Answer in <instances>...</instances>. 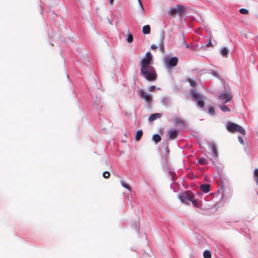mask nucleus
I'll return each mask as SVG.
<instances>
[{"label":"nucleus","mask_w":258,"mask_h":258,"mask_svg":"<svg viewBox=\"0 0 258 258\" xmlns=\"http://www.w3.org/2000/svg\"><path fill=\"white\" fill-rule=\"evenodd\" d=\"M153 56L150 52H147L141 61V73L142 75L149 81H155L157 74L154 68L151 66Z\"/></svg>","instance_id":"f257e3e1"},{"label":"nucleus","mask_w":258,"mask_h":258,"mask_svg":"<svg viewBox=\"0 0 258 258\" xmlns=\"http://www.w3.org/2000/svg\"><path fill=\"white\" fill-rule=\"evenodd\" d=\"M190 94L192 100L197 102V104L200 107L203 108L204 107L205 103L203 96L200 93L195 89H192L190 91Z\"/></svg>","instance_id":"f03ea898"},{"label":"nucleus","mask_w":258,"mask_h":258,"mask_svg":"<svg viewBox=\"0 0 258 258\" xmlns=\"http://www.w3.org/2000/svg\"><path fill=\"white\" fill-rule=\"evenodd\" d=\"M195 197V195L190 190L185 191L178 195V198L184 204L189 205V202Z\"/></svg>","instance_id":"7ed1b4c3"},{"label":"nucleus","mask_w":258,"mask_h":258,"mask_svg":"<svg viewBox=\"0 0 258 258\" xmlns=\"http://www.w3.org/2000/svg\"><path fill=\"white\" fill-rule=\"evenodd\" d=\"M227 129L231 133L238 132L242 135L245 134V130L241 126L234 123L229 122L227 124Z\"/></svg>","instance_id":"20e7f679"},{"label":"nucleus","mask_w":258,"mask_h":258,"mask_svg":"<svg viewBox=\"0 0 258 258\" xmlns=\"http://www.w3.org/2000/svg\"><path fill=\"white\" fill-rule=\"evenodd\" d=\"M233 97L232 93L230 91H226L221 93L218 98L221 100L223 103H226L227 102L230 101Z\"/></svg>","instance_id":"39448f33"},{"label":"nucleus","mask_w":258,"mask_h":258,"mask_svg":"<svg viewBox=\"0 0 258 258\" xmlns=\"http://www.w3.org/2000/svg\"><path fill=\"white\" fill-rule=\"evenodd\" d=\"M140 96L145 99V100L148 103H150L152 101V96L151 95L146 93L144 90H139L138 91Z\"/></svg>","instance_id":"423d86ee"},{"label":"nucleus","mask_w":258,"mask_h":258,"mask_svg":"<svg viewBox=\"0 0 258 258\" xmlns=\"http://www.w3.org/2000/svg\"><path fill=\"white\" fill-rule=\"evenodd\" d=\"M179 131L175 129H170L168 132L167 135L170 140H174L178 136Z\"/></svg>","instance_id":"0eeeda50"},{"label":"nucleus","mask_w":258,"mask_h":258,"mask_svg":"<svg viewBox=\"0 0 258 258\" xmlns=\"http://www.w3.org/2000/svg\"><path fill=\"white\" fill-rule=\"evenodd\" d=\"M178 59L176 57L168 58L166 60V65L168 67H175L177 65Z\"/></svg>","instance_id":"6e6552de"},{"label":"nucleus","mask_w":258,"mask_h":258,"mask_svg":"<svg viewBox=\"0 0 258 258\" xmlns=\"http://www.w3.org/2000/svg\"><path fill=\"white\" fill-rule=\"evenodd\" d=\"M176 14L179 15L180 17L182 16L185 13V8L181 5H177L176 6Z\"/></svg>","instance_id":"1a4fd4ad"},{"label":"nucleus","mask_w":258,"mask_h":258,"mask_svg":"<svg viewBox=\"0 0 258 258\" xmlns=\"http://www.w3.org/2000/svg\"><path fill=\"white\" fill-rule=\"evenodd\" d=\"M162 116V114L159 113H156L151 114L149 117V121H152L156 120L157 118H159Z\"/></svg>","instance_id":"9d476101"},{"label":"nucleus","mask_w":258,"mask_h":258,"mask_svg":"<svg viewBox=\"0 0 258 258\" xmlns=\"http://www.w3.org/2000/svg\"><path fill=\"white\" fill-rule=\"evenodd\" d=\"M229 52V50L228 49V48H227L226 47H223L220 51V54L224 57H227Z\"/></svg>","instance_id":"9b49d317"},{"label":"nucleus","mask_w":258,"mask_h":258,"mask_svg":"<svg viewBox=\"0 0 258 258\" xmlns=\"http://www.w3.org/2000/svg\"><path fill=\"white\" fill-rule=\"evenodd\" d=\"M190 202L192 203L193 206L195 207L200 208L202 206V204H201V201H199L195 199V198H193V200H191Z\"/></svg>","instance_id":"f8f14e48"},{"label":"nucleus","mask_w":258,"mask_h":258,"mask_svg":"<svg viewBox=\"0 0 258 258\" xmlns=\"http://www.w3.org/2000/svg\"><path fill=\"white\" fill-rule=\"evenodd\" d=\"M201 189L205 193H207L210 191V185L209 184H202Z\"/></svg>","instance_id":"ddd939ff"},{"label":"nucleus","mask_w":258,"mask_h":258,"mask_svg":"<svg viewBox=\"0 0 258 258\" xmlns=\"http://www.w3.org/2000/svg\"><path fill=\"white\" fill-rule=\"evenodd\" d=\"M143 33L145 34H148L150 33V27L149 25H145L143 27Z\"/></svg>","instance_id":"4468645a"},{"label":"nucleus","mask_w":258,"mask_h":258,"mask_svg":"<svg viewBox=\"0 0 258 258\" xmlns=\"http://www.w3.org/2000/svg\"><path fill=\"white\" fill-rule=\"evenodd\" d=\"M186 81L188 82L190 85L194 88L196 87L197 85V83L196 82V81L191 79H186Z\"/></svg>","instance_id":"2eb2a0df"},{"label":"nucleus","mask_w":258,"mask_h":258,"mask_svg":"<svg viewBox=\"0 0 258 258\" xmlns=\"http://www.w3.org/2000/svg\"><path fill=\"white\" fill-rule=\"evenodd\" d=\"M143 135V132L142 130H139L136 133V140L137 141H139Z\"/></svg>","instance_id":"dca6fc26"},{"label":"nucleus","mask_w":258,"mask_h":258,"mask_svg":"<svg viewBox=\"0 0 258 258\" xmlns=\"http://www.w3.org/2000/svg\"><path fill=\"white\" fill-rule=\"evenodd\" d=\"M153 141L156 143H157L159 142L161 140V138L158 134H155L153 136Z\"/></svg>","instance_id":"f3484780"},{"label":"nucleus","mask_w":258,"mask_h":258,"mask_svg":"<svg viewBox=\"0 0 258 258\" xmlns=\"http://www.w3.org/2000/svg\"><path fill=\"white\" fill-rule=\"evenodd\" d=\"M176 8H174L170 9L168 11V14L171 16H174L176 14Z\"/></svg>","instance_id":"a211bd4d"},{"label":"nucleus","mask_w":258,"mask_h":258,"mask_svg":"<svg viewBox=\"0 0 258 258\" xmlns=\"http://www.w3.org/2000/svg\"><path fill=\"white\" fill-rule=\"evenodd\" d=\"M212 150L213 152V156L214 157H217L218 156V151L215 146H213L212 147Z\"/></svg>","instance_id":"6ab92c4d"},{"label":"nucleus","mask_w":258,"mask_h":258,"mask_svg":"<svg viewBox=\"0 0 258 258\" xmlns=\"http://www.w3.org/2000/svg\"><path fill=\"white\" fill-rule=\"evenodd\" d=\"M204 258H211V252L209 250H205L204 252Z\"/></svg>","instance_id":"aec40b11"},{"label":"nucleus","mask_w":258,"mask_h":258,"mask_svg":"<svg viewBox=\"0 0 258 258\" xmlns=\"http://www.w3.org/2000/svg\"><path fill=\"white\" fill-rule=\"evenodd\" d=\"M199 163L201 164V165H206L207 164V162L205 158H200L199 159V161H198Z\"/></svg>","instance_id":"412c9836"},{"label":"nucleus","mask_w":258,"mask_h":258,"mask_svg":"<svg viewBox=\"0 0 258 258\" xmlns=\"http://www.w3.org/2000/svg\"><path fill=\"white\" fill-rule=\"evenodd\" d=\"M220 108L221 110L223 112H228L230 111V109L226 105H221Z\"/></svg>","instance_id":"4be33fe9"},{"label":"nucleus","mask_w":258,"mask_h":258,"mask_svg":"<svg viewBox=\"0 0 258 258\" xmlns=\"http://www.w3.org/2000/svg\"><path fill=\"white\" fill-rule=\"evenodd\" d=\"M254 176L255 178V181L258 185V169H255L254 171Z\"/></svg>","instance_id":"5701e85b"},{"label":"nucleus","mask_w":258,"mask_h":258,"mask_svg":"<svg viewBox=\"0 0 258 258\" xmlns=\"http://www.w3.org/2000/svg\"><path fill=\"white\" fill-rule=\"evenodd\" d=\"M120 183H121V185L124 187V188H126V189H127L128 190H129L130 191H131V187L129 185L126 184L125 183H124L123 181H120Z\"/></svg>","instance_id":"b1692460"},{"label":"nucleus","mask_w":258,"mask_h":258,"mask_svg":"<svg viewBox=\"0 0 258 258\" xmlns=\"http://www.w3.org/2000/svg\"><path fill=\"white\" fill-rule=\"evenodd\" d=\"M133 35L130 33L127 35V42L128 43H132L133 41Z\"/></svg>","instance_id":"393cba45"},{"label":"nucleus","mask_w":258,"mask_h":258,"mask_svg":"<svg viewBox=\"0 0 258 258\" xmlns=\"http://www.w3.org/2000/svg\"><path fill=\"white\" fill-rule=\"evenodd\" d=\"M239 12L240 14H243V15H247L248 14V10L245 9H243V8L240 9L239 10Z\"/></svg>","instance_id":"a878e982"},{"label":"nucleus","mask_w":258,"mask_h":258,"mask_svg":"<svg viewBox=\"0 0 258 258\" xmlns=\"http://www.w3.org/2000/svg\"><path fill=\"white\" fill-rule=\"evenodd\" d=\"M208 112L212 115H214L215 114L214 108L213 107H209Z\"/></svg>","instance_id":"bb28decb"},{"label":"nucleus","mask_w":258,"mask_h":258,"mask_svg":"<svg viewBox=\"0 0 258 258\" xmlns=\"http://www.w3.org/2000/svg\"><path fill=\"white\" fill-rule=\"evenodd\" d=\"M159 47L162 51H164V42L163 39L161 40Z\"/></svg>","instance_id":"cd10ccee"},{"label":"nucleus","mask_w":258,"mask_h":258,"mask_svg":"<svg viewBox=\"0 0 258 258\" xmlns=\"http://www.w3.org/2000/svg\"><path fill=\"white\" fill-rule=\"evenodd\" d=\"M110 173L108 171H105L103 172V176L104 177V178H108L110 176Z\"/></svg>","instance_id":"c85d7f7f"},{"label":"nucleus","mask_w":258,"mask_h":258,"mask_svg":"<svg viewBox=\"0 0 258 258\" xmlns=\"http://www.w3.org/2000/svg\"><path fill=\"white\" fill-rule=\"evenodd\" d=\"M190 49L192 50H197L198 49V46L196 45H190Z\"/></svg>","instance_id":"c756f323"},{"label":"nucleus","mask_w":258,"mask_h":258,"mask_svg":"<svg viewBox=\"0 0 258 258\" xmlns=\"http://www.w3.org/2000/svg\"><path fill=\"white\" fill-rule=\"evenodd\" d=\"M213 44L211 42V39H210L209 40V42L207 44V47H213Z\"/></svg>","instance_id":"7c9ffc66"},{"label":"nucleus","mask_w":258,"mask_h":258,"mask_svg":"<svg viewBox=\"0 0 258 258\" xmlns=\"http://www.w3.org/2000/svg\"><path fill=\"white\" fill-rule=\"evenodd\" d=\"M238 139L239 142L241 144H242V145H243V144H244V141H243V139H242V137H238Z\"/></svg>","instance_id":"2f4dec72"},{"label":"nucleus","mask_w":258,"mask_h":258,"mask_svg":"<svg viewBox=\"0 0 258 258\" xmlns=\"http://www.w3.org/2000/svg\"><path fill=\"white\" fill-rule=\"evenodd\" d=\"M155 86H152L149 88V90L151 92L154 91L155 90Z\"/></svg>","instance_id":"473e14b6"},{"label":"nucleus","mask_w":258,"mask_h":258,"mask_svg":"<svg viewBox=\"0 0 258 258\" xmlns=\"http://www.w3.org/2000/svg\"><path fill=\"white\" fill-rule=\"evenodd\" d=\"M152 49H156L158 48V46L155 44H152L151 46Z\"/></svg>","instance_id":"72a5a7b5"},{"label":"nucleus","mask_w":258,"mask_h":258,"mask_svg":"<svg viewBox=\"0 0 258 258\" xmlns=\"http://www.w3.org/2000/svg\"><path fill=\"white\" fill-rule=\"evenodd\" d=\"M183 43L185 45V46H186V48H190V45H189L188 44H187L186 41H185V40L184 39H183Z\"/></svg>","instance_id":"f704fd0d"},{"label":"nucleus","mask_w":258,"mask_h":258,"mask_svg":"<svg viewBox=\"0 0 258 258\" xmlns=\"http://www.w3.org/2000/svg\"><path fill=\"white\" fill-rule=\"evenodd\" d=\"M175 122H178V123H181L182 121L180 119L175 118L174 120Z\"/></svg>","instance_id":"c9c22d12"},{"label":"nucleus","mask_w":258,"mask_h":258,"mask_svg":"<svg viewBox=\"0 0 258 258\" xmlns=\"http://www.w3.org/2000/svg\"><path fill=\"white\" fill-rule=\"evenodd\" d=\"M212 74L216 77H219L218 74L216 72H213Z\"/></svg>","instance_id":"e433bc0d"},{"label":"nucleus","mask_w":258,"mask_h":258,"mask_svg":"<svg viewBox=\"0 0 258 258\" xmlns=\"http://www.w3.org/2000/svg\"><path fill=\"white\" fill-rule=\"evenodd\" d=\"M113 2H114V0H109V3L110 5H112L113 3Z\"/></svg>","instance_id":"4c0bfd02"},{"label":"nucleus","mask_w":258,"mask_h":258,"mask_svg":"<svg viewBox=\"0 0 258 258\" xmlns=\"http://www.w3.org/2000/svg\"><path fill=\"white\" fill-rule=\"evenodd\" d=\"M139 3H140V5H141V7L142 8V9H143V6L142 5L141 3V2L140 0H139Z\"/></svg>","instance_id":"58836bf2"}]
</instances>
